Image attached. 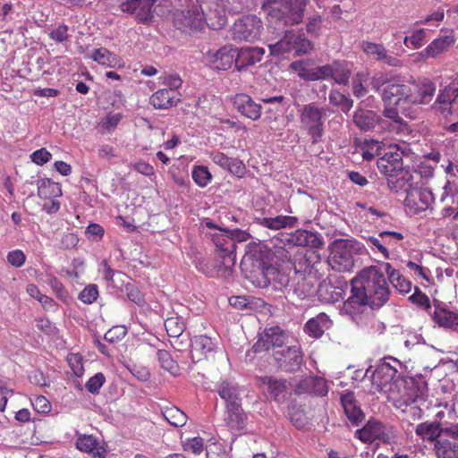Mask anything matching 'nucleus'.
<instances>
[{"label":"nucleus","instance_id":"nucleus-1","mask_svg":"<svg viewBox=\"0 0 458 458\" xmlns=\"http://www.w3.org/2000/svg\"><path fill=\"white\" fill-rule=\"evenodd\" d=\"M390 296V288L385 274L376 266L363 268L351 280V294L344 303V310L356 314L366 306L380 308Z\"/></svg>","mask_w":458,"mask_h":458},{"label":"nucleus","instance_id":"nucleus-2","mask_svg":"<svg viewBox=\"0 0 458 458\" xmlns=\"http://www.w3.org/2000/svg\"><path fill=\"white\" fill-rule=\"evenodd\" d=\"M225 24V11L215 1L207 3L205 7L192 6L174 14V26L181 30H201L205 26L216 30Z\"/></svg>","mask_w":458,"mask_h":458},{"label":"nucleus","instance_id":"nucleus-3","mask_svg":"<svg viewBox=\"0 0 458 458\" xmlns=\"http://www.w3.org/2000/svg\"><path fill=\"white\" fill-rule=\"evenodd\" d=\"M276 256L288 261L289 266L296 274L319 276L323 264L318 250L289 245L287 248L276 249Z\"/></svg>","mask_w":458,"mask_h":458},{"label":"nucleus","instance_id":"nucleus-4","mask_svg":"<svg viewBox=\"0 0 458 458\" xmlns=\"http://www.w3.org/2000/svg\"><path fill=\"white\" fill-rule=\"evenodd\" d=\"M309 0H287L284 3L275 0L264 3L262 8L272 19L284 25L299 24L302 21L305 7Z\"/></svg>","mask_w":458,"mask_h":458},{"label":"nucleus","instance_id":"nucleus-5","mask_svg":"<svg viewBox=\"0 0 458 458\" xmlns=\"http://www.w3.org/2000/svg\"><path fill=\"white\" fill-rule=\"evenodd\" d=\"M292 269L289 263L279 259L274 252L272 262H262L260 267L261 279L259 281L260 287L272 285L276 289L285 288L290 283Z\"/></svg>","mask_w":458,"mask_h":458},{"label":"nucleus","instance_id":"nucleus-6","mask_svg":"<svg viewBox=\"0 0 458 458\" xmlns=\"http://www.w3.org/2000/svg\"><path fill=\"white\" fill-rule=\"evenodd\" d=\"M327 112V108L319 107L316 103L304 105L300 111L301 128L308 133L313 144L322 140Z\"/></svg>","mask_w":458,"mask_h":458},{"label":"nucleus","instance_id":"nucleus-7","mask_svg":"<svg viewBox=\"0 0 458 458\" xmlns=\"http://www.w3.org/2000/svg\"><path fill=\"white\" fill-rule=\"evenodd\" d=\"M311 47L310 41L304 33L295 30H286L283 38L275 44H269L270 55L279 56L285 53L294 51L296 55L306 54Z\"/></svg>","mask_w":458,"mask_h":458},{"label":"nucleus","instance_id":"nucleus-8","mask_svg":"<svg viewBox=\"0 0 458 458\" xmlns=\"http://www.w3.org/2000/svg\"><path fill=\"white\" fill-rule=\"evenodd\" d=\"M397 367H401V362L397 359L383 358L372 374L371 391L374 393L386 392L387 386L391 389V384L398 374Z\"/></svg>","mask_w":458,"mask_h":458},{"label":"nucleus","instance_id":"nucleus-9","mask_svg":"<svg viewBox=\"0 0 458 458\" xmlns=\"http://www.w3.org/2000/svg\"><path fill=\"white\" fill-rule=\"evenodd\" d=\"M423 395L420 387L412 383L410 386L404 387L398 396L390 395L389 400L393 402L395 408L403 412L411 414L412 420H419L422 417V410L414 403Z\"/></svg>","mask_w":458,"mask_h":458},{"label":"nucleus","instance_id":"nucleus-10","mask_svg":"<svg viewBox=\"0 0 458 458\" xmlns=\"http://www.w3.org/2000/svg\"><path fill=\"white\" fill-rule=\"evenodd\" d=\"M352 245L349 240H338L333 244L329 256V265L339 272H349L354 267L352 250Z\"/></svg>","mask_w":458,"mask_h":458},{"label":"nucleus","instance_id":"nucleus-11","mask_svg":"<svg viewBox=\"0 0 458 458\" xmlns=\"http://www.w3.org/2000/svg\"><path fill=\"white\" fill-rule=\"evenodd\" d=\"M262 22L256 15L238 19L232 29V38L236 41H251L260 36Z\"/></svg>","mask_w":458,"mask_h":458},{"label":"nucleus","instance_id":"nucleus-12","mask_svg":"<svg viewBox=\"0 0 458 458\" xmlns=\"http://www.w3.org/2000/svg\"><path fill=\"white\" fill-rule=\"evenodd\" d=\"M406 104L427 105L430 103L436 92V85L429 80L406 83Z\"/></svg>","mask_w":458,"mask_h":458},{"label":"nucleus","instance_id":"nucleus-13","mask_svg":"<svg viewBox=\"0 0 458 458\" xmlns=\"http://www.w3.org/2000/svg\"><path fill=\"white\" fill-rule=\"evenodd\" d=\"M226 233L225 230L219 229V233L212 235V241L216 246L217 255L221 259L222 265L225 269H230L235 264L236 242Z\"/></svg>","mask_w":458,"mask_h":458},{"label":"nucleus","instance_id":"nucleus-14","mask_svg":"<svg viewBox=\"0 0 458 458\" xmlns=\"http://www.w3.org/2000/svg\"><path fill=\"white\" fill-rule=\"evenodd\" d=\"M286 338L285 332L280 327H267L259 335L258 340L252 345L250 351L253 353H259L268 351L271 347H282Z\"/></svg>","mask_w":458,"mask_h":458},{"label":"nucleus","instance_id":"nucleus-15","mask_svg":"<svg viewBox=\"0 0 458 458\" xmlns=\"http://www.w3.org/2000/svg\"><path fill=\"white\" fill-rule=\"evenodd\" d=\"M329 386L327 379L319 376H308L298 381L293 392L296 395L309 394L324 397L327 395Z\"/></svg>","mask_w":458,"mask_h":458},{"label":"nucleus","instance_id":"nucleus-16","mask_svg":"<svg viewBox=\"0 0 458 458\" xmlns=\"http://www.w3.org/2000/svg\"><path fill=\"white\" fill-rule=\"evenodd\" d=\"M355 437L363 443L371 444L376 440L389 443L391 437L386 426L377 420H369L366 425L355 431Z\"/></svg>","mask_w":458,"mask_h":458},{"label":"nucleus","instance_id":"nucleus-17","mask_svg":"<svg viewBox=\"0 0 458 458\" xmlns=\"http://www.w3.org/2000/svg\"><path fill=\"white\" fill-rule=\"evenodd\" d=\"M233 108L243 117L258 121L262 114V106L245 93H237L232 98Z\"/></svg>","mask_w":458,"mask_h":458},{"label":"nucleus","instance_id":"nucleus-18","mask_svg":"<svg viewBox=\"0 0 458 458\" xmlns=\"http://www.w3.org/2000/svg\"><path fill=\"white\" fill-rule=\"evenodd\" d=\"M157 0H127L121 4L122 12L129 13L143 23L151 21L153 18L152 6Z\"/></svg>","mask_w":458,"mask_h":458},{"label":"nucleus","instance_id":"nucleus-19","mask_svg":"<svg viewBox=\"0 0 458 458\" xmlns=\"http://www.w3.org/2000/svg\"><path fill=\"white\" fill-rule=\"evenodd\" d=\"M278 367L286 372H293L300 369L302 362L301 347L290 346L282 352L275 353Z\"/></svg>","mask_w":458,"mask_h":458},{"label":"nucleus","instance_id":"nucleus-20","mask_svg":"<svg viewBox=\"0 0 458 458\" xmlns=\"http://www.w3.org/2000/svg\"><path fill=\"white\" fill-rule=\"evenodd\" d=\"M216 347L215 341L205 335H196L191 341V359L193 363L208 359Z\"/></svg>","mask_w":458,"mask_h":458},{"label":"nucleus","instance_id":"nucleus-21","mask_svg":"<svg viewBox=\"0 0 458 458\" xmlns=\"http://www.w3.org/2000/svg\"><path fill=\"white\" fill-rule=\"evenodd\" d=\"M209 157L216 165L237 177H242L246 173L245 165L239 158L230 157L218 150L210 152Z\"/></svg>","mask_w":458,"mask_h":458},{"label":"nucleus","instance_id":"nucleus-22","mask_svg":"<svg viewBox=\"0 0 458 458\" xmlns=\"http://www.w3.org/2000/svg\"><path fill=\"white\" fill-rule=\"evenodd\" d=\"M431 319L439 327L458 332V312L449 310L445 305H435Z\"/></svg>","mask_w":458,"mask_h":458},{"label":"nucleus","instance_id":"nucleus-23","mask_svg":"<svg viewBox=\"0 0 458 458\" xmlns=\"http://www.w3.org/2000/svg\"><path fill=\"white\" fill-rule=\"evenodd\" d=\"M236 49L223 47L218 50L207 53V58L215 69L226 71L235 64Z\"/></svg>","mask_w":458,"mask_h":458},{"label":"nucleus","instance_id":"nucleus-24","mask_svg":"<svg viewBox=\"0 0 458 458\" xmlns=\"http://www.w3.org/2000/svg\"><path fill=\"white\" fill-rule=\"evenodd\" d=\"M377 165L379 172L386 177L393 176L394 174L403 170L402 153L398 149L387 151L377 160Z\"/></svg>","mask_w":458,"mask_h":458},{"label":"nucleus","instance_id":"nucleus-25","mask_svg":"<svg viewBox=\"0 0 458 458\" xmlns=\"http://www.w3.org/2000/svg\"><path fill=\"white\" fill-rule=\"evenodd\" d=\"M321 80L332 79L338 84H347L351 76V70L344 62H334L322 66Z\"/></svg>","mask_w":458,"mask_h":458},{"label":"nucleus","instance_id":"nucleus-26","mask_svg":"<svg viewBox=\"0 0 458 458\" xmlns=\"http://www.w3.org/2000/svg\"><path fill=\"white\" fill-rule=\"evenodd\" d=\"M405 201L408 206L413 207L416 211H424L428 209L434 202V195L428 189L414 187L409 191Z\"/></svg>","mask_w":458,"mask_h":458},{"label":"nucleus","instance_id":"nucleus-27","mask_svg":"<svg viewBox=\"0 0 458 458\" xmlns=\"http://www.w3.org/2000/svg\"><path fill=\"white\" fill-rule=\"evenodd\" d=\"M406 83L388 81L383 89L382 100L387 105L394 106L406 103Z\"/></svg>","mask_w":458,"mask_h":458},{"label":"nucleus","instance_id":"nucleus-28","mask_svg":"<svg viewBox=\"0 0 458 458\" xmlns=\"http://www.w3.org/2000/svg\"><path fill=\"white\" fill-rule=\"evenodd\" d=\"M387 187L391 191L399 193L403 191L409 196V191L414 188L413 176L408 170H402L393 176L386 177Z\"/></svg>","mask_w":458,"mask_h":458},{"label":"nucleus","instance_id":"nucleus-29","mask_svg":"<svg viewBox=\"0 0 458 458\" xmlns=\"http://www.w3.org/2000/svg\"><path fill=\"white\" fill-rule=\"evenodd\" d=\"M76 447L80 451L89 454L93 457L103 458L106 453V450L100 444L98 438L93 435H78L76 439Z\"/></svg>","mask_w":458,"mask_h":458},{"label":"nucleus","instance_id":"nucleus-30","mask_svg":"<svg viewBox=\"0 0 458 458\" xmlns=\"http://www.w3.org/2000/svg\"><path fill=\"white\" fill-rule=\"evenodd\" d=\"M265 50L262 47H243L236 49L235 67L242 70L261 61Z\"/></svg>","mask_w":458,"mask_h":458},{"label":"nucleus","instance_id":"nucleus-31","mask_svg":"<svg viewBox=\"0 0 458 458\" xmlns=\"http://www.w3.org/2000/svg\"><path fill=\"white\" fill-rule=\"evenodd\" d=\"M180 101V93L177 90L160 89L150 97V103L155 108L167 109L175 106Z\"/></svg>","mask_w":458,"mask_h":458},{"label":"nucleus","instance_id":"nucleus-32","mask_svg":"<svg viewBox=\"0 0 458 458\" xmlns=\"http://www.w3.org/2000/svg\"><path fill=\"white\" fill-rule=\"evenodd\" d=\"M263 386H267L270 396L277 403L283 402L287 392L286 379L273 376H265L259 378Z\"/></svg>","mask_w":458,"mask_h":458},{"label":"nucleus","instance_id":"nucleus-33","mask_svg":"<svg viewBox=\"0 0 458 458\" xmlns=\"http://www.w3.org/2000/svg\"><path fill=\"white\" fill-rule=\"evenodd\" d=\"M290 68L297 72L298 76L309 81H320L322 66H313L309 60H300L291 63Z\"/></svg>","mask_w":458,"mask_h":458},{"label":"nucleus","instance_id":"nucleus-34","mask_svg":"<svg viewBox=\"0 0 458 458\" xmlns=\"http://www.w3.org/2000/svg\"><path fill=\"white\" fill-rule=\"evenodd\" d=\"M225 421L231 430H241L245 427L247 416L241 406V403L226 405Z\"/></svg>","mask_w":458,"mask_h":458},{"label":"nucleus","instance_id":"nucleus-35","mask_svg":"<svg viewBox=\"0 0 458 458\" xmlns=\"http://www.w3.org/2000/svg\"><path fill=\"white\" fill-rule=\"evenodd\" d=\"M90 57L98 64L106 67L121 69L125 66L123 60L119 55L105 47L94 49Z\"/></svg>","mask_w":458,"mask_h":458},{"label":"nucleus","instance_id":"nucleus-36","mask_svg":"<svg viewBox=\"0 0 458 458\" xmlns=\"http://www.w3.org/2000/svg\"><path fill=\"white\" fill-rule=\"evenodd\" d=\"M331 325L332 321L326 313H319L306 322L304 331L313 338H319Z\"/></svg>","mask_w":458,"mask_h":458},{"label":"nucleus","instance_id":"nucleus-37","mask_svg":"<svg viewBox=\"0 0 458 458\" xmlns=\"http://www.w3.org/2000/svg\"><path fill=\"white\" fill-rule=\"evenodd\" d=\"M416 435L423 441L434 442L442 435V426L440 422L425 421L419 423L415 428Z\"/></svg>","mask_w":458,"mask_h":458},{"label":"nucleus","instance_id":"nucleus-38","mask_svg":"<svg viewBox=\"0 0 458 458\" xmlns=\"http://www.w3.org/2000/svg\"><path fill=\"white\" fill-rule=\"evenodd\" d=\"M341 403L348 420L357 425L364 419V414L357 404L353 393H347L341 397Z\"/></svg>","mask_w":458,"mask_h":458},{"label":"nucleus","instance_id":"nucleus-39","mask_svg":"<svg viewBox=\"0 0 458 458\" xmlns=\"http://www.w3.org/2000/svg\"><path fill=\"white\" fill-rule=\"evenodd\" d=\"M324 242L318 233L308 230H298L295 234L294 246L300 248L310 247V249L316 250L322 247Z\"/></svg>","mask_w":458,"mask_h":458},{"label":"nucleus","instance_id":"nucleus-40","mask_svg":"<svg viewBox=\"0 0 458 458\" xmlns=\"http://www.w3.org/2000/svg\"><path fill=\"white\" fill-rule=\"evenodd\" d=\"M378 121L377 114L370 110L358 109L353 114V123L361 131H369Z\"/></svg>","mask_w":458,"mask_h":458},{"label":"nucleus","instance_id":"nucleus-41","mask_svg":"<svg viewBox=\"0 0 458 458\" xmlns=\"http://www.w3.org/2000/svg\"><path fill=\"white\" fill-rule=\"evenodd\" d=\"M386 272L388 280L397 291L402 293H408L411 290V283L399 270L394 268L390 263L386 264Z\"/></svg>","mask_w":458,"mask_h":458},{"label":"nucleus","instance_id":"nucleus-42","mask_svg":"<svg viewBox=\"0 0 458 458\" xmlns=\"http://www.w3.org/2000/svg\"><path fill=\"white\" fill-rule=\"evenodd\" d=\"M62 195L61 184L50 179H42L38 182V196L43 199H55Z\"/></svg>","mask_w":458,"mask_h":458},{"label":"nucleus","instance_id":"nucleus-43","mask_svg":"<svg viewBox=\"0 0 458 458\" xmlns=\"http://www.w3.org/2000/svg\"><path fill=\"white\" fill-rule=\"evenodd\" d=\"M437 458H458V443L448 439H441L434 444Z\"/></svg>","mask_w":458,"mask_h":458},{"label":"nucleus","instance_id":"nucleus-44","mask_svg":"<svg viewBox=\"0 0 458 458\" xmlns=\"http://www.w3.org/2000/svg\"><path fill=\"white\" fill-rule=\"evenodd\" d=\"M298 220L295 216H277L276 217H264L261 225L272 230H279L285 227H294Z\"/></svg>","mask_w":458,"mask_h":458},{"label":"nucleus","instance_id":"nucleus-45","mask_svg":"<svg viewBox=\"0 0 458 458\" xmlns=\"http://www.w3.org/2000/svg\"><path fill=\"white\" fill-rule=\"evenodd\" d=\"M453 36H445L433 40L425 49L428 56L436 57L454 43Z\"/></svg>","mask_w":458,"mask_h":458},{"label":"nucleus","instance_id":"nucleus-46","mask_svg":"<svg viewBox=\"0 0 458 458\" xmlns=\"http://www.w3.org/2000/svg\"><path fill=\"white\" fill-rule=\"evenodd\" d=\"M318 293L319 299L327 303H335L343 299V290L332 284H320Z\"/></svg>","mask_w":458,"mask_h":458},{"label":"nucleus","instance_id":"nucleus-47","mask_svg":"<svg viewBox=\"0 0 458 458\" xmlns=\"http://www.w3.org/2000/svg\"><path fill=\"white\" fill-rule=\"evenodd\" d=\"M163 416L170 425L176 428L182 427L187 422V415L175 406L165 408Z\"/></svg>","mask_w":458,"mask_h":458},{"label":"nucleus","instance_id":"nucleus-48","mask_svg":"<svg viewBox=\"0 0 458 458\" xmlns=\"http://www.w3.org/2000/svg\"><path fill=\"white\" fill-rule=\"evenodd\" d=\"M217 392L219 396L225 401L226 405L241 403L237 388L229 382L223 381L219 385Z\"/></svg>","mask_w":458,"mask_h":458},{"label":"nucleus","instance_id":"nucleus-49","mask_svg":"<svg viewBox=\"0 0 458 458\" xmlns=\"http://www.w3.org/2000/svg\"><path fill=\"white\" fill-rule=\"evenodd\" d=\"M158 361L161 367L173 376H178L180 368L178 363L171 357V354L165 350H158L157 352Z\"/></svg>","mask_w":458,"mask_h":458},{"label":"nucleus","instance_id":"nucleus-50","mask_svg":"<svg viewBox=\"0 0 458 458\" xmlns=\"http://www.w3.org/2000/svg\"><path fill=\"white\" fill-rule=\"evenodd\" d=\"M328 100L330 104L340 107L344 113L349 112L353 106V101L348 96H345L338 90H331Z\"/></svg>","mask_w":458,"mask_h":458},{"label":"nucleus","instance_id":"nucleus-51","mask_svg":"<svg viewBox=\"0 0 458 458\" xmlns=\"http://www.w3.org/2000/svg\"><path fill=\"white\" fill-rule=\"evenodd\" d=\"M194 182L201 187H206L212 180V174L205 165H195L191 171Z\"/></svg>","mask_w":458,"mask_h":458},{"label":"nucleus","instance_id":"nucleus-52","mask_svg":"<svg viewBox=\"0 0 458 458\" xmlns=\"http://www.w3.org/2000/svg\"><path fill=\"white\" fill-rule=\"evenodd\" d=\"M165 327L171 338H176L182 336L185 325L179 317H170L165 320Z\"/></svg>","mask_w":458,"mask_h":458},{"label":"nucleus","instance_id":"nucleus-53","mask_svg":"<svg viewBox=\"0 0 458 458\" xmlns=\"http://www.w3.org/2000/svg\"><path fill=\"white\" fill-rule=\"evenodd\" d=\"M360 49L369 56H373L375 60L380 61L384 56L386 48L384 45L364 40L360 43Z\"/></svg>","mask_w":458,"mask_h":458},{"label":"nucleus","instance_id":"nucleus-54","mask_svg":"<svg viewBox=\"0 0 458 458\" xmlns=\"http://www.w3.org/2000/svg\"><path fill=\"white\" fill-rule=\"evenodd\" d=\"M437 407L444 409L436 413V418L438 420L437 422H440L441 426L452 424V420L455 419L454 404L445 403H439Z\"/></svg>","mask_w":458,"mask_h":458},{"label":"nucleus","instance_id":"nucleus-55","mask_svg":"<svg viewBox=\"0 0 458 458\" xmlns=\"http://www.w3.org/2000/svg\"><path fill=\"white\" fill-rule=\"evenodd\" d=\"M458 97V82H451L438 94L437 102L439 104H450Z\"/></svg>","mask_w":458,"mask_h":458},{"label":"nucleus","instance_id":"nucleus-56","mask_svg":"<svg viewBox=\"0 0 458 458\" xmlns=\"http://www.w3.org/2000/svg\"><path fill=\"white\" fill-rule=\"evenodd\" d=\"M98 285L90 284L80 293L78 299L85 304H92L98 299Z\"/></svg>","mask_w":458,"mask_h":458},{"label":"nucleus","instance_id":"nucleus-57","mask_svg":"<svg viewBox=\"0 0 458 458\" xmlns=\"http://www.w3.org/2000/svg\"><path fill=\"white\" fill-rule=\"evenodd\" d=\"M426 37V31L424 29H420L414 31L411 36L405 37L403 39V43L406 47H411L413 49L420 48L423 46L424 40Z\"/></svg>","mask_w":458,"mask_h":458},{"label":"nucleus","instance_id":"nucleus-58","mask_svg":"<svg viewBox=\"0 0 458 458\" xmlns=\"http://www.w3.org/2000/svg\"><path fill=\"white\" fill-rule=\"evenodd\" d=\"M69 27L65 24H59L51 30L48 37L56 43H64L69 39Z\"/></svg>","mask_w":458,"mask_h":458},{"label":"nucleus","instance_id":"nucleus-59","mask_svg":"<svg viewBox=\"0 0 458 458\" xmlns=\"http://www.w3.org/2000/svg\"><path fill=\"white\" fill-rule=\"evenodd\" d=\"M106 382V377L103 373L98 372L91 377L85 384L86 389L93 394H98L100 388Z\"/></svg>","mask_w":458,"mask_h":458},{"label":"nucleus","instance_id":"nucleus-60","mask_svg":"<svg viewBox=\"0 0 458 458\" xmlns=\"http://www.w3.org/2000/svg\"><path fill=\"white\" fill-rule=\"evenodd\" d=\"M68 364L72 372L77 376L81 377L84 372L83 368V358L79 353H70L67 356Z\"/></svg>","mask_w":458,"mask_h":458},{"label":"nucleus","instance_id":"nucleus-61","mask_svg":"<svg viewBox=\"0 0 458 458\" xmlns=\"http://www.w3.org/2000/svg\"><path fill=\"white\" fill-rule=\"evenodd\" d=\"M410 300L420 306V308L428 310L431 308L430 300L428 296L422 293L419 287H415L414 293L410 296Z\"/></svg>","mask_w":458,"mask_h":458},{"label":"nucleus","instance_id":"nucleus-62","mask_svg":"<svg viewBox=\"0 0 458 458\" xmlns=\"http://www.w3.org/2000/svg\"><path fill=\"white\" fill-rule=\"evenodd\" d=\"M30 401L33 409L38 413H47L51 411L50 402L43 395H35Z\"/></svg>","mask_w":458,"mask_h":458},{"label":"nucleus","instance_id":"nucleus-63","mask_svg":"<svg viewBox=\"0 0 458 458\" xmlns=\"http://www.w3.org/2000/svg\"><path fill=\"white\" fill-rule=\"evenodd\" d=\"M123 118V114L120 113L108 114L101 122V126L108 132L114 131Z\"/></svg>","mask_w":458,"mask_h":458},{"label":"nucleus","instance_id":"nucleus-64","mask_svg":"<svg viewBox=\"0 0 458 458\" xmlns=\"http://www.w3.org/2000/svg\"><path fill=\"white\" fill-rule=\"evenodd\" d=\"M6 259L8 263L15 267H22L26 261V256L24 252L21 250H14L9 251Z\"/></svg>","mask_w":458,"mask_h":458}]
</instances>
